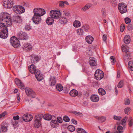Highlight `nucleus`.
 <instances>
[{
  "label": "nucleus",
  "instance_id": "1",
  "mask_svg": "<svg viewBox=\"0 0 133 133\" xmlns=\"http://www.w3.org/2000/svg\"><path fill=\"white\" fill-rule=\"evenodd\" d=\"M0 22L4 23L7 28L10 27L12 24V21L10 15L6 13L2 12L0 13Z\"/></svg>",
  "mask_w": 133,
  "mask_h": 133
},
{
  "label": "nucleus",
  "instance_id": "2",
  "mask_svg": "<svg viewBox=\"0 0 133 133\" xmlns=\"http://www.w3.org/2000/svg\"><path fill=\"white\" fill-rule=\"evenodd\" d=\"M8 28L4 24V23H0V37L6 38L8 35Z\"/></svg>",
  "mask_w": 133,
  "mask_h": 133
},
{
  "label": "nucleus",
  "instance_id": "3",
  "mask_svg": "<svg viewBox=\"0 0 133 133\" xmlns=\"http://www.w3.org/2000/svg\"><path fill=\"white\" fill-rule=\"evenodd\" d=\"M43 117V114H39L36 116V119L34 121V126L35 128H38L41 125V121Z\"/></svg>",
  "mask_w": 133,
  "mask_h": 133
},
{
  "label": "nucleus",
  "instance_id": "4",
  "mask_svg": "<svg viewBox=\"0 0 133 133\" xmlns=\"http://www.w3.org/2000/svg\"><path fill=\"white\" fill-rule=\"evenodd\" d=\"M14 11L17 14H21L24 13L25 11V9L20 5H16L13 8Z\"/></svg>",
  "mask_w": 133,
  "mask_h": 133
},
{
  "label": "nucleus",
  "instance_id": "5",
  "mask_svg": "<svg viewBox=\"0 0 133 133\" xmlns=\"http://www.w3.org/2000/svg\"><path fill=\"white\" fill-rule=\"evenodd\" d=\"M33 12L34 14V15L41 16L45 14V11L44 9L37 8L33 10Z\"/></svg>",
  "mask_w": 133,
  "mask_h": 133
},
{
  "label": "nucleus",
  "instance_id": "6",
  "mask_svg": "<svg viewBox=\"0 0 133 133\" xmlns=\"http://www.w3.org/2000/svg\"><path fill=\"white\" fill-rule=\"evenodd\" d=\"M118 8L120 13L121 14H124L127 12V6L123 3H119L118 5Z\"/></svg>",
  "mask_w": 133,
  "mask_h": 133
},
{
  "label": "nucleus",
  "instance_id": "7",
  "mask_svg": "<svg viewBox=\"0 0 133 133\" xmlns=\"http://www.w3.org/2000/svg\"><path fill=\"white\" fill-rule=\"evenodd\" d=\"M10 42L14 48H18L20 46V44L18 40L15 36H13L11 38Z\"/></svg>",
  "mask_w": 133,
  "mask_h": 133
},
{
  "label": "nucleus",
  "instance_id": "8",
  "mask_svg": "<svg viewBox=\"0 0 133 133\" xmlns=\"http://www.w3.org/2000/svg\"><path fill=\"white\" fill-rule=\"evenodd\" d=\"M61 14L60 12L57 10H52L50 12V15L51 17L54 18H58L61 16Z\"/></svg>",
  "mask_w": 133,
  "mask_h": 133
},
{
  "label": "nucleus",
  "instance_id": "9",
  "mask_svg": "<svg viewBox=\"0 0 133 133\" xmlns=\"http://www.w3.org/2000/svg\"><path fill=\"white\" fill-rule=\"evenodd\" d=\"M94 76L96 79L99 80L103 77V73L102 70H97L95 72Z\"/></svg>",
  "mask_w": 133,
  "mask_h": 133
},
{
  "label": "nucleus",
  "instance_id": "10",
  "mask_svg": "<svg viewBox=\"0 0 133 133\" xmlns=\"http://www.w3.org/2000/svg\"><path fill=\"white\" fill-rule=\"evenodd\" d=\"M18 38L19 40H26L28 38V36L27 34L22 31L19 32L17 35Z\"/></svg>",
  "mask_w": 133,
  "mask_h": 133
},
{
  "label": "nucleus",
  "instance_id": "11",
  "mask_svg": "<svg viewBox=\"0 0 133 133\" xmlns=\"http://www.w3.org/2000/svg\"><path fill=\"white\" fill-rule=\"evenodd\" d=\"M13 4V0H3V5L5 8H11Z\"/></svg>",
  "mask_w": 133,
  "mask_h": 133
},
{
  "label": "nucleus",
  "instance_id": "12",
  "mask_svg": "<svg viewBox=\"0 0 133 133\" xmlns=\"http://www.w3.org/2000/svg\"><path fill=\"white\" fill-rule=\"evenodd\" d=\"M27 95L31 97L32 98L36 97V94L35 92L31 89L30 88H26L24 89Z\"/></svg>",
  "mask_w": 133,
  "mask_h": 133
},
{
  "label": "nucleus",
  "instance_id": "13",
  "mask_svg": "<svg viewBox=\"0 0 133 133\" xmlns=\"http://www.w3.org/2000/svg\"><path fill=\"white\" fill-rule=\"evenodd\" d=\"M39 16L34 15L32 17V20L33 22L35 24H38L41 22V18Z\"/></svg>",
  "mask_w": 133,
  "mask_h": 133
},
{
  "label": "nucleus",
  "instance_id": "14",
  "mask_svg": "<svg viewBox=\"0 0 133 133\" xmlns=\"http://www.w3.org/2000/svg\"><path fill=\"white\" fill-rule=\"evenodd\" d=\"M31 56L32 57L31 59V62L32 63L35 64L40 60V57L37 55L34 54L32 55Z\"/></svg>",
  "mask_w": 133,
  "mask_h": 133
},
{
  "label": "nucleus",
  "instance_id": "15",
  "mask_svg": "<svg viewBox=\"0 0 133 133\" xmlns=\"http://www.w3.org/2000/svg\"><path fill=\"white\" fill-rule=\"evenodd\" d=\"M24 121L25 122H28L31 121L33 118L32 116L30 114H26L23 115Z\"/></svg>",
  "mask_w": 133,
  "mask_h": 133
},
{
  "label": "nucleus",
  "instance_id": "16",
  "mask_svg": "<svg viewBox=\"0 0 133 133\" xmlns=\"http://www.w3.org/2000/svg\"><path fill=\"white\" fill-rule=\"evenodd\" d=\"M15 82L19 88L22 90H24L25 89V87L23 84L21 82L20 80L17 78H16L15 79Z\"/></svg>",
  "mask_w": 133,
  "mask_h": 133
},
{
  "label": "nucleus",
  "instance_id": "17",
  "mask_svg": "<svg viewBox=\"0 0 133 133\" xmlns=\"http://www.w3.org/2000/svg\"><path fill=\"white\" fill-rule=\"evenodd\" d=\"M59 18L58 21V23L64 25L67 23L68 21L66 17L62 16L60 17Z\"/></svg>",
  "mask_w": 133,
  "mask_h": 133
},
{
  "label": "nucleus",
  "instance_id": "18",
  "mask_svg": "<svg viewBox=\"0 0 133 133\" xmlns=\"http://www.w3.org/2000/svg\"><path fill=\"white\" fill-rule=\"evenodd\" d=\"M29 69L30 72L31 73H36L37 72H39V70L38 69H37L35 65L31 64L29 66Z\"/></svg>",
  "mask_w": 133,
  "mask_h": 133
},
{
  "label": "nucleus",
  "instance_id": "19",
  "mask_svg": "<svg viewBox=\"0 0 133 133\" xmlns=\"http://www.w3.org/2000/svg\"><path fill=\"white\" fill-rule=\"evenodd\" d=\"M35 74L36 78L38 81H41L43 79V75L40 73L39 71V72L35 73Z\"/></svg>",
  "mask_w": 133,
  "mask_h": 133
},
{
  "label": "nucleus",
  "instance_id": "20",
  "mask_svg": "<svg viewBox=\"0 0 133 133\" xmlns=\"http://www.w3.org/2000/svg\"><path fill=\"white\" fill-rule=\"evenodd\" d=\"M13 21L14 22L17 23L21 22L22 20L21 16L17 15L14 17Z\"/></svg>",
  "mask_w": 133,
  "mask_h": 133
},
{
  "label": "nucleus",
  "instance_id": "21",
  "mask_svg": "<svg viewBox=\"0 0 133 133\" xmlns=\"http://www.w3.org/2000/svg\"><path fill=\"white\" fill-rule=\"evenodd\" d=\"M123 58L125 62H128L131 59L130 54L125 53L123 55Z\"/></svg>",
  "mask_w": 133,
  "mask_h": 133
},
{
  "label": "nucleus",
  "instance_id": "22",
  "mask_svg": "<svg viewBox=\"0 0 133 133\" xmlns=\"http://www.w3.org/2000/svg\"><path fill=\"white\" fill-rule=\"evenodd\" d=\"M23 49L26 51H29L32 49L31 45L29 43L24 44L23 47Z\"/></svg>",
  "mask_w": 133,
  "mask_h": 133
},
{
  "label": "nucleus",
  "instance_id": "23",
  "mask_svg": "<svg viewBox=\"0 0 133 133\" xmlns=\"http://www.w3.org/2000/svg\"><path fill=\"white\" fill-rule=\"evenodd\" d=\"M90 98L92 101L94 102H97L99 99V97L97 95L94 94L92 95Z\"/></svg>",
  "mask_w": 133,
  "mask_h": 133
},
{
  "label": "nucleus",
  "instance_id": "24",
  "mask_svg": "<svg viewBox=\"0 0 133 133\" xmlns=\"http://www.w3.org/2000/svg\"><path fill=\"white\" fill-rule=\"evenodd\" d=\"M96 60L95 58L94 57H90L89 58V64L91 66L96 65Z\"/></svg>",
  "mask_w": 133,
  "mask_h": 133
},
{
  "label": "nucleus",
  "instance_id": "25",
  "mask_svg": "<svg viewBox=\"0 0 133 133\" xmlns=\"http://www.w3.org/2000/svg\"><path fill=\"white\" fill-rule=\"evenodd\" d=\"M54 19L51 17L47 18L46 20V22L47 24L50 25H52L54 22Z\"/></svg>",
  "mask_w": 133,
  "mask_h": 133
},
{
  "label": "nucleus",
  "instance_id": "26",
  "mask_svg": "<svg viewBox=\"0 0 133 133\" xmlns=\"http://www.w3.org/2000/svg\"><path fill=\"white\" fill-rule=\"evenodd\" d=\"M49 83L51 86L54 85L56 83V80L54 76H51L49 79Z\"/></svg>",
  "mask_w": 133,
  "mask_h": 133
},
{
  "label": "nucleus",
  "instance_id": "27",
  "mask_svg": "<svg viewBox=\"0 0 133 133\" xmlns=\"http://www.w3.org/2000/svg\"><path fill=\"white\" fill-rule=\"evenodd\" d=\"M50 125L53 128L57 127L59 125L58 123L56 120H52L50 122Z\"/></svg>",
  "mask_w": 133,
  "mask_h": 133
},
{
  "label": "nucleus",
  "instance_id": "28",
  "mask_svg": "<svg viewBox=\"0 0 133 133\" xmlns=\"http://www.w3.org/2000/svg\"><path fill=\"white\" fill-rule=\"evenodd\" d=\"M86 41L88 43L91 44L94 40V38L91 36H87L85 38Z\"/></svg>",
  "mask_w": 133,
  "mask_h": 133
},
{
  "label": "nucleus",
  "instance_id": "29",
  "mask_svg": "<svg viewBox=\"0 0 133 133\" xmlns=\"http://www.w3.org/2000/svg\"><path fill=\"white\" fill-rule=\"evenodd\" d=\"M69 94L71 96L75 97L78 95V92L77 90L74 89L70 91Z\"/></svg>",
  "mask_w": 133,
  "mask_h": 133
},
{
  "label": "nucleus",
  "instance_id": "30",
  "mask_svg": "<svg viewBox=\"0 0 133 133\" xmlns=\"http://www.w3.org/2000/svg\"><path fill=\"white\" fill-rule=\"evenodd\" d=\"M124 42L126 44H128L130 42V38L129 35H126L124 38Z\"/></svg>",
  "mask_w": 133,
  "mask_h": 133
},
{
  "label": "nucleus",
  "instance_id": "31",
  "mask_svg": "<svg viewBox=\"0 0 133 133\" xmlns=\"http://www.w3.org/2000/svg\"><path fill=\"white\" fill-rule=\"evenodd\" d=\"M123 128L120 125L118 126L117 130H115L113 133H123Z\"/></svg>",
  "mask_w": 133,
  "mask_h": 133
},
{
  "label": "nucleus",
  "instance_id": "32",
  "mask_svg": "<svg viewBox=\"0 0 133 133\" xmlns=\"http://www.w3.org/2000/svg\"><path fill=\"white\" fill-rule=\"evenodd\" d=\"M43 118L46 120L49 121L52 118V116L49 114H46L44 115H43Z\"/></svg>",
  "mask_w": 133,
  "mask_h": 133
},
{
  "label": "nucleus",
  "instance_id": "33",
  "mask_svg": "<svg viewBox=\"0 0 133 133\" xmlns=\"http://www.w3.org/2000/svg\"><path fill=\"white\" fill-rule=\"evenodd\" d=\"M95 117L96 119H98L99 121V122H103L105 121L106 120L104 116L98 117L96 116H95Z\"/></svg>",
  "mask_w": 133,
  "mask_h": 133
},
{
  "label": "nucleus",
  "instance_id": "34",
  "mask_svg": "<svg viewBox=\"0 0 133 133\" xmlns=\"http://www.w3.org/2000/svg\"><path fill=\"white\" fill-rule=\"evenodd\" d=\"M98 92L99 94L101 95H104L106 94L105 91L103 89L99 88L98 89Z\"/></svg>",
  "mask_w": 133,
  "mask_h": 133
},
{
  "label": "nucleus",
  "instance_id": "35",
  "mask_svg": "<svg viewBox=\"0 0 133 133\" xmlns=\"http://www.w3.org/2000/svg\"><path fill=\"white\" fill-rule=\"evenodd\" d=\"M91 6L92 5L91 4H87L82 8V10L83 11H85L89 9Z\"/></svg>",
  "mask_w": 133,
  "mask_h": 133
},
{
  "label": "nucleus",
  "instance_id": "36",
  "mask_svg": "<svg viewBox=\"0 0 133 133\" xmlns=\"http://www.w3.org/2000/svg\"><path fill=\"white\" fill-rule=\"evenodd\" d=\"M128 67L131 71H133V61H130L128 63Z\"/></svg>",
  "mask_w": 133,
  "mask_h": 133
},
{
  "label": "nucleus",
  "instance_id": "37",
  "mask_svg": "<svg viewBox=\"0 0 133 133\" xmlns=\"http://www.w3.org/2000/svg\"><path fill=\"white\" fill-rule=\"evenodd\" d=\"M122 50L123 51L125 52V53L130 54L129 52V48L126 45L123 46L122 47Z\"/></svg>",
  "mask_w": 133,
  "mask_h": 133
},
{
  "label": "nucleus",
  "instance_id": "38",
  "mask_svg": "<svg viewBox=\"0 0 133 133\" xmlns=\"http://www.w3.org/2000/svg\"><path fill=\"white\" fill-rule=\"evenodd\" d=\"M56 88L59 91H61L63 89L62 86L60 84H58L56 85Z\"/></svg>",
  "mask_w": 133,
  "mask_h": 133
},
{
  "label": "nucleus",
  "instance_id": "39",
  "mask_svg": "<svg viewBox=\"0 0 133 133\" xmlns=\"http://www.w3.org/2000/svg\"><path fill=\"white\" fill-rule=\"evenodd\" d=\"M81 24L80 22L78 21H75L73 23L74 26L76 27H78L81 26Z\"/></svg>",
  "mask_w": 133,
  "mask_h": 133
},
{
  "label": "nucleus",
  "instance_id": "40",
  "mask_svg": "<svg viewBox=\"0 0 133 133\" xmlns=\"http://www.w3.org/2000/svg\"><path fill=\"white\" fill-rule=\"evenodd\" d=\"M8 126L5 125H2L1 128V130L3 132H5L7 130Z\"/></svg>",
  "mask_w": 133,
  "mask_h": 133
},
{
  "label": "nucleus",
  "instance_id": "41",
  "mask_svg": "<svg viewBox=\"0 0 133 133\" xmlns=\"http://www.w3.org/2000/svg\"><path fill=\"white\" fill-rule=\"evenodd\" d=\"M68 130L71 132L74 131L75 130V128L74 126L70 125L68 126Z\"/></svg>",
  "mask_w": 133,
  "mask_h": 133
},
{
  "label": "nucleus",
  "instance_id": "42",
  "mask_svg": "<svg viewBox=\"0 0 133 133\" xmlns=\"http://www.w3.org/2000/svg\"><path fill=\"white\" fill-rule=\"evenodd\" d=\"M77 130L78 133H87L85 131L81 128H78Z\"/></svg>",
  "mask_w": 133,
  "mask_h": 133
},
{
  "label": "nucleus",
  "instance_id": "43",
  "mask_svg": "<svg viewBox=\"0 0 133 133\" xmlns=\"http://www.w3.org/2000/svg\"><path fill=\"white\" fill-rule=\"evenodd\" d=\"M89 27L88 25H85L82 26V28L83 30V29L86 32H88L89 29Z\"/></svg>",
  "mask_w": 133,
  "mask_h": 133
},
{
  "label": "nucleus",
  "instance_id": "44",
  "mask_svg": "<svg viewBox=\"0 0 133 133\" xmlns=\"http://www.w3.org/2000/svg\"><path fill=\"white\" fill-rule=\"evenodd\" d=\"M130 108L127 107L124 109V112L125 114L127 115H129L130 113Z\"/></svg>",
  "mask_w": 133,
  "mask_h": 133
},
{
  "label": "nucleus",
  "instance_id": "45",
  "mask_svg": "<svg viewBox=\"0 0 133 133\" xmlns=\"http://www.w3.org/2000/svg\"><path fill=\"white\" fill-rule=\"evenodd\" d=\"M73 113L75 115L79 117H82L83 116V114L82 113L76 111H74Z\"/></svg>",
  "mask_w": 133,
  "mask_h": 133
},
{
  "label": "nucleus",
  "instance_id": "46",
  "mask_svg": "<svg viewBox=\"0 0 133 133\" xmlns=\"http://www.w3.org/2000/svg\"><path fill=\"white\" fill-rule=\"evenodd\" d=\"M77 34L79 35H82L83 34V30L81 28L78 29L77 30Z\"/></svg>",
  "mask_w": 133,
  "mask_h": 133
},
{
  "label": "nucleus",
  "instance_id": "47",
  "mask_svg": "<svg viewBox=\"0 0 133 133\" xmlns=\"http://www.w3.org/2000/svg\"><path fill=\"white\" fill-rule=\"evenodd\" d=\"M127 118L126 117H124L121 122V124L122 125H124L125 124L126 120L127 119Z\"/></svg>",
  "mask_w": 133,
  "mask_h": 133
},
{
  "label": "nucleus",
  "instance_id": "48",
  "mask_svg": "<svg viewBox=\"0 0 133 133\" xmlns=\"http://www.w3.org/2000/svg\"><path fill=\"white\" fill-rule=\"evenodd\" d=\"M123 81L121 80L118 83L117 87L119 88H121L123 87Z\"/></svg>",
  "mask_w": 133,
  "mask_h": 133
},
{
  "label": "nucleus",
  "instance_id": "49",
  "mask_svg": "<svg viewBox=\"0 0 133 133\" xmlns=\"http://www.w3.org/2000/svg\"><path fill=\"white\" fill-rule=\"evenodd\" d=\"M102 15L103 16L105 17L106 15L105 9L104 8H102L101 10Z\"/></svg>",
  "mask_w": 133,
  "mask_h": 133
},
{
  "label": "nucleus",
  "instance_id": "50",
  "mask_svg": "<svg viewBox=\"0 0 133 133\" xmlns=\"http://www.w3.org/2000/svg\"><path fill=\"white\" fill-rule=\"evenodd\" d=\"M125 21L126 24H128L131 22V21L130 19L128 17H126L125 19Z\"/></svg>",
  "mask_w": 133,
  "mask_h": 133
},
{
  "label": "nucleus",
  "instance_id": "51",
  "mask_svg": "<svg viewBox=\"0 0 133 133\" xmlns=\"http://www.w3.org/2000/svg\"><path fill=\"white\" fill-rule=\"evenodd\" d=\"M63 119L64 121L68 122L69 121L70 119L67 116H65L63 117Z\"/></svg>",
  "mask_w": 133,
  "mask_h": 133
},
{
  "label": "nucleus",
  "instance_id": "52",
  "mask_svg": "<svg viewBox=\"0 0 133 133\" xmlns=\"http://www.w3.org/2000/svg\"><path fill=\"white\" fill-rule=\"evenodd\" d=\"M113 118L114 119L118 121L120 120L122 118L121 116H117L116 115L114 116Z\"/></svg>",
  "mask_w": 133,
  "mask_h": 133
},
{
  "label": "nucleus",
  "instance_id": "53",
  "mask_svg": "<svg viewBox=\"0 0 133 133\" xmlns=\"http://www.w3.org/2000/svg\"><path fill=\"white\" fill-rule=\"evenodd\" d=\"M125 104L129 105L130 103V101L129 99H126L125 100Z\"/></svg>",
  "mask_w": 133,
  "mask_h": 133
},
{
  "label": "nucleus",
  "instance_id": "54",
  "mask_svg": "<svg viewBox=\"0 0 133 133\" xmlns=\"http://www.w3.org/2000/svg\"><path fill=\"white\" fill-rule=\"evenodd\" d=\"M110 59L111 60V62L112 63V64H114V63L115 62V58L113 56H111L110 57Z\"/></svg>",
  "mask_w": 133,
  "mask_h": 133
},
{
  "label": "nucleus",
  "instance_id": "55",
  "mask_svg": "<svg viewBox=\"0 0 133 133\" xmlns=\"http://www.w3.org/2000/svg\"><path fill=\"white\" fill-rule=\"evenodd\" d=\"M64 5V2L61 1L59 3V6L60 7H63Z\"/></svg>",
  "mask_w": 133,
  "mask_h": 133
},
{
  "label": "nucleus",
  "instance_id": "56",
  "mask_svg": "<svg viewBox=\"0 0 133 133\" xmlns=\"http://www.w3.org/2000/svg\"><path fill=\"white\" fill-rule=\"evenodd\" d=\"M64 15L65 16L69 17L70 16V14L68 12H65L64 14Z\"/></svg>",
  "mask_w": 133,
  "mask_h": 133
},
{
  "label": "nucleus",
  "instance_id": "57",
  "mask_svg": "<svg viewBox=\"0 0 133 133\" xmlns=\"http://www.w3.org/2000/svg\"><path fill=\"white\" fill-rule=\"evenodd\" d=\"M124 25L123 24H121L120 26V31L121 32H123L124 31Z\"/></svg>",
  "mask_w": 133,
  "mask_h": 133
},
{
  "label": "nucleus",
  "instance_id": "58",
  "mask_svg": "<svg viewBox=\"0 0 133 133\" xmlns=\"http://www.w3.org/2000/svg\"><path fill=\"white\" fill-rule=\"evenodd\" d=\"M6 114V112H3L0 114V118L4 117Z\"/></svg>",
  "mask_w": 133,
  "mask_h": 133
},
{
  "label": "nucleus",
  "instance_id": "59",
  "mask_svg": "<svg viewBox=\"0 0 133 133\" xmlns=\"http://www.w3.org/2000/svg\"><path fill=\"white\" fill-rule=\"evenodd\" d=\"M25 28L26 30H29L31 28L30 26L29 25H26L25 27Z\"/></svg>",
  "mask_w": 133,
  "mask_h": 133
},
{
  "label": "nucleus",
  "instance_id": "60",
  "mask_svg": "<svg viewBox=\"0 0 133 133\" xmlns=\"http://www.w3.org/2000/svg\"><path fill=\"white\" fill-rule=\"evenodd\" d=\"M129 125L130 126H131L132 125V119L130 117L129 118Z\"/></svg>",
  "mask_w": 133,
  "mask_h": 133
},
{
  "label": "nucleus",
  "instance_id": "61",
  "mask_svg": "<svg viewBox=\"0 0 133 133\" xmlns=\"http://www.w3.org/2000/svg\"><path fill=\"white\" fill-rule=\"evenodd\" d=\"M57 121L58 122H59V123H61L62 122V118L60 117H58L57 118Z\"/></svg>",
  "mask_w": 133,
  "mask_h": 133
},
{
  "label": "nucleus",
  "instance_id": "62",
  "mask_svg": "<svg viewBox=\"0 0 133 133\" xmlns=\"http://www.w3.org/2000/svg\"><path fill=\"white\" fill-rule=\"evenodd\" d=\"M19 117L18 115L14 116L13 117V119L14 121H16L19 119Z\"/></svg>",
  "mask_w": 133,
  "mask_h": 133
},
{
  "label": "nucleus",
  "instance_id": "63",
  "mask_svg": "<svg viewBox=\"0 0 133 133\" xmlns=\"http://www.w3.org/2000/svg\"><path fill=\"white\" fill-rule=\"evenodd\" d=\"M18 122L16 121H13L12 122V124L14 126L18 124Z\"/></svg>",
  "mask_w": 133,
  "mask_h": 133
},
{
  "label": "nucleus",
  "instance_id": "64",
  "mask_svg": "<svg viewBox=\"0 0 133 133\" xmlns=\"http://www.w3.org/2000/svg\"><path fill=\"white\" fill-rule=\"evenodd\" d=\"M132 29V27L131 25L129 24L128 26V30H131Z\"/></svg>",
  "mask_w": 133,
  "mask_h": 133
}]
</instances>
